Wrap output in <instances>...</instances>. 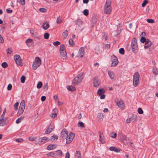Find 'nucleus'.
Returning a JSON list of instances; mask_svg holds the SVG:
<instances>
[{"label":"nucleus","mask_w":158,"mask_h":158,"mask_svg":"<svg viewBox=\"0 0 158 158\" xmlns=\"http://www.w3.org/2000/svg\"><path fill=\"white\" fill-rule=\"evenodd\" d=\"M7 123L6 119L4 118H1L0 119V125H5Z\"/></svg>","instance_id":"17"},{"label":"nucleus","mask_w":158,"mask_h":158,"mask_svg":"<svg viewBox=\"0 0 158 158\" xmlns=\"http://www.w3.org/2000/svg\"><path fill=\"white\" fill-rule=\"evenodd\" d=\"M42 86V83L41 82H39L37 84V87L38 89L40 88Z\"/></svg>","instance_id":"37"},{"label":"nucleus","mask_w":158,"mask_h":158,"mask_svg":"<svg viewBox=\"0 0 158 158\" xmlns=\"http://www.w3.org/2000/svg\"><path fill=\"white\" fill-rule=\"evenodd\" d=\"M146 41V39L145 37L142 36L141 37V39H140V41L142 43H144L145 42V41Z\"/></svg>","instance_id":"44"},{"label":"nucleus","mask_w":158,"mask_h":158,"mask_svg":"<svg viewBox=\"0 0 158 158\" xmlns=\"http://www.w3.org/2000/svg\"><path fill=\"white\" fill-rule=\"evenodd\" d=\"M145 45L148 44L151 45V42L148 39H146V41H145Z\"/></svg>","instance_id":"50"},{"label":"nucleus","mask_w":158,"mask_h":158,"mask_svg":"<svg viewBox=\"0 0 158 158\" xmlns=\"http://www.w3.org/2000/svg\"><path fill=\"white\" fill-rule=\"evenodd\" d=\"M148 22L150 23H153L154 22V21L152 19H148L147 20Z\"/></svg>","instance_id":"55"},{"label":"nucleus","mask_w":158,"mask_h":158,"mask_svg":"<svg viewBox=\"0 0 158 158\" xmlns=\"http://www.w3.org/2000/svg\"><path fill=\"white\" fill-rule=\"evenodd\" d=\"M17 1L22 5H24L25 3V0H18Z\"/></svg>","instance_id":"43"},{"label":"nucleus","mask_w":158,"mask_h":158,"mask_svg":"<svg viewBox=\"0 0 158 158\" xmlns=\"http://www.w3.org/2000/svg\"><path fill=\"white\" fill-rule=\"evenodd\" d=\"M98 117L99 118H102L103 117V115L102 113H99L98 115Z\"/></svg>","instance_id":"56"},{"label":"nucleus","mask_w":158,"mask_h":158,"mask_svg":"<svg viewBox=\"0 0 158 158\" xmlns=\"http://www.w3.org/2000/svg\"><path fill=\"white\" fill-rule=\"evenodd\" d=\"M118 63V61H113L112 62L111 66L112 67H115Z\"/></svg>","instance_id":"40"},{"label":"nucleus","mask_w":158,"mask_h":158,"mask_svg":"<svg viewBox=\"0 0 158 158\" xmlns=\"http://www.w3.org/2000/svg\"><path fill=\"white\" fill-rule=\"evenodd\" d=\"M43 28L45 30H47L49 27V25L47 22H44L42 25Z\"/></svg>","instance_id":"21"},{"label":"nucleus","mask_w":158,"mask_h":158,"mask_svg":"<svg viewBox=\"0 0 158 158\" xmlns=\"http://www.w3.org/2000/svg\"><path fill=\"white\" fill-rule=\"evenodd\" d=\"M148 1L147 0H144L142 4V6L143 7H144L145 5L148 3Z\"/></svg>","instance_id":"46"},{"label":"nucleus","mask_w":158,"mask_h":158,"mask_svg":"<svg viewBox=\"0 0 158 158\" xmlns=\"http://www.w3.org/2000/svg\"><path fill=\"white\" fill-rule=\"evenodd\" d=\"M12 88V85L10 84H9L7 87V89L8 90H11Z\"/></svg>","instance_id":"60"},{"label":"nucleus","mask_w":158,"mask_h":158,"mask_svg":"<svg viewBox=\"0 0 158 158\" xmlns=\"http://www.w3.org/2000/svg\"><path fill=\"white\" fill-rule=\"evenodd\" d=\"M36 139V137L34 138V137H29V140L30 141H34L35 140V139Z\"/></svg>","instance_id":"57"},{"label":"nucleus","mask_w":158,"mask_h":158,"mask_svg":"<svg viewBox=\"0 0 158 158\" xmlns=\"http://www.w3.org/2000/svg\"><path fill=\"white\" fill-rule=\"evenodd\" d=\"M41 64V60L38 57L35 58V61L33 62L32 68L34 70L36 69Z\"/></svg>","instance_id":"3"},{"label":"nucleus","mask_w":158,"mask_h":158,"mask_svg":"<svg viewBox=\"0 0 158 158\" xmlns=\"http://www.w3.org/2000/svg\"><path fill=\"white\" fill-rule=\"evenodd\" d=\"M61 137L63 139H66L68 135V132L66 130H63L61 133Z\"/></svg>","instance_id":"13"},{"label":"nucleus","mask_w":158,"mask_h":158,"mask_svg":"<svg viewBox=\"0 0 158 158\" xmlns=\"http://www.w3.org/2000/svg\"><path fill=\"white\" fill-rule=\"evenodd\" d=\"M6 11L7 13L9 14L11 13L12 12V10H10V9H7L6 10Z\"/></svg>","instance_id":"62"},{"label":"nucleus","mask_w":158,"mask_h":158,"mask_svg":"<svg viewBox=\"0 0 158 158\" xmlns=\"http://www.w3.org/2000/svg\"><path fill=\"white\" fill-rule=\"evenodd\" d=\"M7 53V54H10L12 52V51L11 50V48H8L6 50Z\"/></svg>","instance_id":"34"},{"label":"nucleus","mask_w":158,"mask_h":158,"mask_svg":"<svg viewBox=\"0 0 158 158\" xmlns=\"http://www.w3.org/2000/svg\"><path fill=\"white\" fill-rule=\"evenodd\" d=\"M62 22V20L60 16H59L57 18L56 23L58 24H60Z\"/></svg>","instance_id":"32"},{"label":"nucleus","mask_w":158,"mask_h":158,"mask_svg":"<svg viewBox=\"0 0 158 158\" xmlns=\"http://www.w3.org/2000/svg\"><path fill=\"white\" fill-rule=\"evenodd\" d=\"M109 150L112 151H114L116 152H119L120 150L119 149L117 148L116 147H111L109 148Z\"/></svg>","instance_id":"19"},{"label":"nucleus","mask_w":158,"mask_h":158,"mask_svg":"<svg viewBox=\"0 0 158 158\" xmlns=\"http://www.w3.org/2000/svg\"><path fill=\"white\" fill-rule=\"evenodd\" d=\"M68 31L67 30H65L62 33V36L64 39L66 38L68 35Z\"/></svg>","instance_id":"23"},{"label":"nucleus","mask_w":158,"mask_h":158,"mask_svg":"<svg viewBox=\"0 0 158 158\" xmlns=\"http://www.w3.org/2000/svg\"><path fill=\"white\" fill-rule=\"evenodd\" d=\"M138 112L139 114H142L143 113V111L141 108H139L138 110Z\"/></svg>","instance_id":"49"},{"label":"nucleus","mask_w":158,"mask_h":158,"mask_svg":"<svg viewBox=\"0 0 158 158\" xmlns=\"http://www.w3.org/2000/svg\"><path fill=\"white\" fill-rule=\"evenodd\" d=\"M25 77L24 76H22L21 77V83H24L25 81Z\"/></svg>","instance_id":"39"},{"label":"nucleus","mask_w":158,"mask_h":158,"mask_svg":"<svg viewBox=\"0 0 158 158\" xmlns=\"http://www.w3.org/2000/svg\"><path fill=\"white\" fill-rule=\"evenodd\" d=\"M43 88L44 90H47L48 88V84L46 83L43 86Z\"/></svg>","instance_id":"45"},{"label":"nucleus","mask_w":158,"mask_h":158,"mask_svg":"<svg viewBox=\"0 0 158 158\" xmlns=\"http://www.w3.org/2000/svg\"><path fill=\"white\" fill-rule=\"evenodd\" d=\"M83 78V74H80L73 80V83L74 85H77L81 82Z\"/></svg>","instance_id":"4"},{"label":"nucleus","mask_w":158,"mask_h":158,"mask_svg":"<svg viewBox=\"0 0 158 158\" xmlns=\"http://www.w3.org/2000/svg\"><path fill=\"white\" fill-rule=\"evenodd\" d=\"M58 139V136L56 135H54L51 137V140L52 141H56Z\"/></svg>","instance_id":"29"},{"label":"nucleus","mask_w":158,"mask_h":158,"mask_svg":"<svg viewBox=\"0 0 158 158\" xmlns=\"http://www.w3.org/2000/svg\"><path fill=\"white\" fill-rule=\"evenodd\" d=\"M15 141L16 142H22L23 141V140L22 138H18L16 139H15Z\"/></svg>","instance_id":"54"},{"label":"nucleus","mask_w":158,"mask_h":158,"mask_svg":"<svg viewBox=\"0 0 158 158\" xmlns=\"http://www.w3.org/2000/svg\"><path fill=\"white\" fill-rule=\"evenodd\" d=\"M79 54L81 57H83L84 55V49L83 47H81L79 51Z\"/></svg>","instance_id":"18"},{"label":"nucleus","mask_w":158,"mask_h":158,"mask_svg":"<svg viewBox=\"0 0 158 158\" xmlns=\"http://www.w3.org/2000/svg\"><path fill=\"white\" fill-rule=\"evenodd\" d=\"M46 97L45 96H43L41 97V100L42 102L44 101L46 99Z\"/></svg>","instance_id":"64"},{"label":"nucleus","mask_w":158,"mask_h":158,"mask_svg":"<svg viewBox=\"0 0 158 158\" xmlns=\"http://www.w3.org/2000/svg\"><path fill=\"white\" fill-rule=\"evenodd\" d=\"M56 147V145L54 144H51L48 146L47 148L48 150H51L54 149Z\"/></svg>","instance_id":"16"},{"label":"nucleus","mask_w":158,"mask_h":158,"mask_svg":"<svg viewBox=\"0 0 158 158\" xmlns=\"http://www.w3.org/2000/svg\"><path fill=\"white\" fill-rule=\"evenodd\" d=\"M111 1L110 0L106 1L103 8V12L104 14H109L112 10L111 6Z\"/></svg>","instance_id":"1"},{"label":"nucleus","mask_w":158,"mask_h":158,"mask_svg":"<svg viewBox=\"0 0 158 158\" xmlns=\"http://www.w3.org/2000/svg\"><path fill=\"white\" fill-rule=\"evenodd\" d=\"M119 53L122 55L124 54V50L123 48H120L119 50Z\"/></svg>","instance_id":"35"},{"label":"nucleus","mask_w":158,"mask_h":158,"mask_svg":"<svg viewBox=\"0 0 158 158\" xmlns=\"http://www.w3.org/2000/svg\"><path fill=\"white\" fill-rule=\"evenodd\" d=\"M60 44V43L58 41H56L55 42H54L53 43V44L55 46H58V45Z\"/></svg>","instance_id":"58"},{"label":"nucleus","mask_w":158,"mask_h":158,"mask_svg":"<svg viewBox=\"0 0 158 158\" xmlns=\"http://www.w3.org/2000/svg\"><path fill=\"white\" fill-rule=\"evenodd\" d=\"M6 108H5L4 110L3 113L1 116V118H4V115H5V114L6 113Z\"/></svg>","instance_id":"59"},{"label":"nucleus","mask_w":158,"mask_h":158,"mask_svg":"<svg viewBox=\"0 0 158 158\" xmlns=\"http://www.w3.org/2000/svg\"><path fill=\"white\" fill-rule=\"evenodd\" d=\"M78 126H80L81 127H85L84 123L81 122H79L78 123Z\"/></svg>","instance_id":"38"},{"label":"nucleus","mask_w":158,"mask_h":158,"mask_svg":"<svg viewBox=\"0 0 158 158\" xmlns=\"http://www.w3.org/2000/svg\"><path fill=\"white\" fill-rule=\"evenodd\" d=\"M83 13L85 16H87L89 14V11L87 9H85L83 10Z\"/></svg>","instance_id":"36"},{"label":"nucleus","mask_w":158,"mask_h":158,"mask_svg":"<svg viewBox=\"0 0 158 158\" xmlns=\"http://www.w3.org/2000/svg\"><path fill=\"white\" fill-rule=\"evenodd\" d=\"M49 140V139L48 137H44L39 138L38 139V142L40 145L48 141Z\"/></svg>","instance_id":"9"},{"label":"nucleus","mask_w":158,"mask_h":158,"mask_svg":"<svg viewBox=\"0 0 158 158\" xmlns=\"http://www.w3.org/2000/svg\"><path fill=\"white\" fill-rule=\"evenodd\" d=\"M65 50V47L64 45H62L60 47V52L63 51Z\"/></svg>","instance_id":"31"},{"label":"nucleus","mask_w":158,"mask_h":158,"mask_svg":"<svg viewBox=\"0 0 158 158\" xmlns=\"http://www.w3.org/2000/svg\"><path fill=\"white\" fill-rule=\"evenodd\" d=\"M103 38L105 40H108V37L106 34H105L103 36Z\"/></svg>","instance_id":"63"},{"label":"nucleus","mask_w":158,"mask_h":158,"mask_svg":"<svg viewBox=\"0 0 158 158\" xmlns=\"http://www.w3.org/2000/svg\"><path fill=\"white\" fill-rule=\"evenodd\" d=\"M139 75L138 72H136L134 75L133 79V84L135 87H136L138 85Z\"/></svg>","instance_id":"2"},{"label":"nucleus","mask_w":158,"mask_h":158,"mask_svg":"<svg viewBox=\"0 0 158 158\" xmlns=\"http://www.w3.org/2000/svg\"><path fill=\"white\" fill-rule=\"evenodd\" d=\"M60 54L63 59H65L67 58V55L66 51H60Z\"/></svg>","instance_id":"14"},{"label":"nucleus","mask_w":158,"mask_h":158,"mask_svg":"<svg viewBox=\"0 0 158 158\" xmlns=\"http://www.w3.org/2000/svg\"><path fill=\"white\" fill-rule=\"evenodd\" d=\"M69 45H72L73 44V40H72L71 39L69 40Z\"/></svg>","instance_id":"61"},{"label":"nucleus","mask_w":158,"mask_h":158,"mask_svg":"<svg viewBox=\"0 0 158 158\" xmlns=\"http://www.w3.org/2000/svg\"><path fill=\"white\" fill-rule=\"evenodd\" d=\"M25 102L24 100H23L20 105L19 109L18 110V114L19 115L21 114L24 111L25 107Z\"/></svg>","instance_id":"6"},{"label":"nucleus","mask_w":158,"mask_h":158,"mask_svg":"<svg viewBox=\"0 0 158 158\" xmlns=\"http://www.w3.org/2000/svg\"><path fill=\"white\" fill-rule=\"evenodd\" d=\"M111 137L112 138H115L116 137L117 134L114 132H112L111 133Z\"/></svg>","instance_id":"53"},{"label":"nucleus","mask_w":158,"mask_h":158,"mask_svg":"<svg viewBox=\"0 0 158 158\" xmlns=\"http://www.w3.org/2000/svg\"><path fill=\"white\" fill-rule=\"evenodd\" d=\"M56 152L57 153V154H57V155H58L61 156L62 155L63 153L61 150H59L57 151Z\"/></svg>","instance_id":"42"},{"label":"nucleus","mask_w":158,"mask_h":158,"mask_svg":"<svg viewBox=\"0 0 158 158\" xmlns=\"http://www.w3.org/2000/svg\"><path fill=\"white\" fill-rule=\"evenodd\" d=\"M2 66L3 68H5L7 67L8 64L6 62H4L2 64Z\"/></svg>","instance_id":"47"},{"label":"nucleus","mask_w":158,"mask_h":158,"mask_svg":"<svg viewBox=\"0 0 158 158\" xmlns=\"http://www.w3.org/2000/svg\"><path fill=\"white\" fill-rule=\"evenodd\" d=\"M75 135L72 133H70L69 135L67 136L66 139V143L67 144L70 143L73 140Z\"/></svg>","instance_id":"7"},{"label":"nucleus","mask_w":158,"mask_h":158,"mask_svg":"<svg viewBox=\"0 0 158 158\" xmlns=\"http://www.w3.org/2000/svg\"><path fill=\"white\" fill-rule=\"evenodd\" d=\"M49 34L48 33H46L44 34V39H48L49 38Z\"/></svg>","instance_id":"48"},{"label":"nucleus","mask_w":158,"mask_h":158,"mask_svg":"<svg viewBox=\"0 0 158 158\" xmlns=\"http://www.w3.org/2000/svg\"><path fill=\"white\" fill-rule=\"evenodd\" d=\"M111 59L112 62L113 61H118L117 57L114 55L111 56Z\"/></svg>","instance_id":"30"},{"label":"nucleus","mask_w":158,"mask_h":158,"mask_svg":"<svg viewBox=\"0 0 158 158\" xmlns=\"http://www.w3.org/2000/svg\"><path fill=\"white\" fill-rule=\"evenodd\" d=\"M24 118V117H23V118H18L16 121V123L17 124H18L19 123H20L21 121L23 119V118Z\"/></svg>","instance_id":"41"},{"label":"nucleus","mask_w":158,"mask_h":158,"mask_svg":"<svg viewBox=\"0 0 158 158\" xmlns=\"http://www.w3.org/2000/svg\"><path fill=\"white\" fill-rule=\"evenodd\" d=\"M14 60L16 64L19 66L22 65V63L20 56L18 55H16L14 56Z\"/></svg>","instance_id":"8"},{"label":"nucleus","mask_w":158,"mask_h":158,"mask_svg":"<svg viewBox=\"0 0 158 158\" xmlns=\"http://www.w3.org/2000/svg\"><path fill=\"white\" fill-rule=\"evenodd\" d=\"M131 48L133 52L136 53V50L138 48V46L137 44L136 38H134L131 41Z\"/></svg>","instance_id":"5"},{"label":"nucleus","mask_w":158,"mask_h":158,"mask_svg":"<svg viewBox=\"0 0 158 158\" xmlns=\"http://www.w3.org/2000/svg\"><path fill=\"white\" fill-rule=\"evenodd\" d=\"M105 92V90L103 89H99L98 91V94L100 95L103 94Z\"/></svg>","instance_id":"22"},{"label":"nucleus","mask_w":158,"mask_h":158,"mask_svg":"<svg viewBox=\"0 0 158 158\" xmlns=\"http://www.w3.org/2000/svg\"><path fill=\"white\" fill-rule=\"evenodd\" d=\"M47 155L48 157H53L56 156H57V154L53 152H50L48 153Z\"/></svg>","instance_id":"28"},{"label":"nucleus","mask_w":158,"mask_h":158,"mask_svg":"<svg viewBox=\"0 0 158 158\" xmlns=\"http://www.w3.org/2000/svg\"><path fill=\"white\" fill-rule=\"evenodd\" d=\"M99 138V140L100 142L102 143H104L105 142V138L104 136L102 135V134H100Z\"/></svg>","instance_id":"20"},{"label":"nucleus","mask_w":158,"mask_h":158,"mask_svg":"<svg viewBox=\"0 0 158 158\" xmlns=\"http://www.w3.org/2000/svg\"><path fill=\"white\" fill-rule=\"evenodd\" d=\"M68 90L71 91H73L76 90V89L74 87L72 86H69L67 88Z\"/></svg>","instance_id":"26"},{"label":"nucleus","mask_w":158,"mask_h":158,"mask_svg":"<svg viewBox=\"0 0 158 158\" xmlns=\"http://www.w3.org/2000/svg\"><path fill=\"white\" fill-rule=\"evenodd\" d=\"M19 105V102H17L14 105V107L15 110L16 111L18 109Z\"/></svg>","instance_id":"33"},{"label":"nucleus","mask_w":158,"mask_h":158,"mask_svg":"<svg viewBox=\"0 0 158 158\" xmlns=\"http://www.w3.org/2000/svg\"><path fill=\"white\" fill-rule=\"evenodd\" d=\"M39 10L43 13L47 11V10L46 9L44 8H40L39 9Z\"/></svg>","instance_id":"51"},{"label":"nucleus","mask_w":158,"mask_h":158,"mask_svg":"<svg viewBox=\"0 0 158 158\" xmlns=\"http://www.w3.org/2000/svg\"><path fill=\"white\" fill-rule=\"evenodd\" d=\"M94 85L95 87H98L100 84V81L97 76L95 77L93 79Z\"/></svg>","instance_id":"10"},{"label":"nucleus","mask_w":158,"mask_h":158,"mask_svg":"<svg viewBox=\"0 0 158 158\" xmlns=\"http://www.w3.org/2000/svg\"><path fill=\"white\" fill-rule=\"evenodd\" d=\"M108 74L111 79H113L114 78L115 75L113 72L111 71H108Z\"/></svg>","instance_id":"25"},{"label":"nucleus","mask_w":158,"mask_h":158,"mask_svg":"<svg viewBox=\"0 0 158 158\" xmlns=\"http://www.w3.org/2000/svg\"><path fill=\"white\" fill-rule=\"evenodd\" d=\"M33 41L31 39H28L26 41V43L27 44L28 43H31Z\"/></svg>","instance_id":"52"},{"label":"nucleus","mask_w":158,"mask_h":158,"mask_svg":"<svg viewBox=\"0 0 158 158\" xmlns=\"http://www.w3.org/2000/svg\"><path fill=\"white\" fill-rule=\"evenodd\" d=\"M133 117H131L127 119L126 122L127 123H130L132 122H134L136 118V116H134Z\"/></svg>","instance_id":"15"},{"label":"nucleus","mask_w":158,"mask_h":158,"mask_svg":"<svg viewBox=\"0 0 158 158\" xmlns=\"http://www.w3.org/2000/svg\"><path fill=\"white\" fill-rule=\"evenodd\" d=\"M54 128V125L53 123H50L47 129L45 131V133L47 134L51 132Z\"/></svg>","instance_id":"11"},{"label":"nucleus","mask_w":158,"mask_h":158,"mask_svg":"<svg viewBox=\"0 0 158 158\" xmlns=\"http://www.w3.org/2000/svg\"><path fill=\"white\" fill-rule=\"evenodd\" d=\"M75 158H81V154L79 151H77L75 154Z\"/></svg>","instance_id":"24"},{"label":"nucleus","mask_w":158,"mask_h":158,"mask_svg":"<svg viewBox=\"0 0 158 158\" xmlns=\"http://www.w3.org/2000/svg\"><path fill=\"white\" fill-rule=\"evenodd\" d=\"M117 105L121 109H123L124 108V104L123 101L121 99L118 100L116 102Z\"/></svg>","instance_id":"12"},{"label":"nucleus","mask_w":158,"mask_h":158,"mask_svg":"<svg viewBox=\"0 0 158 158\" xmlns=\"http://www.w3.org/2000/svg\"><path fill=\"white\" fill-rule=\"evenodd\" d=\"M153 73L155 75H156L158 74V70L156 67H154L152 70Z\"/></svg>","instance_id":"27"}]
</instances>
